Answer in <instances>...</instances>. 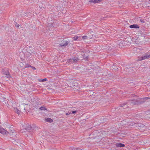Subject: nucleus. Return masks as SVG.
<instances>
[{
	"label": "nucleus",
	"instance_id": "obj_1",
	"mask_svg": "<svg viewBox=\"0 0 150 150\" xmlns=\"http://www.w3.org/2000/svg\"><path fill=\"white\" fill-rule=\"evenodd\" d=\"M142 103V102L139 101L137 100H132L128 101L127 102H125L120 104V106L121 107H123L124 109L126 108H127L128 107V105L131 103L133 105H140Z\"/></svg>",
	"mask_w": 150,
	"mask_h": 150
},
{
	"label": "nucleus",
	"instance_id": "obj_2",
	"mask_svg": "<svg viewBox=\"0 0 150 150\" xmlns=\"http://www.w3.org/2000/svg\"><path fill=\"white\" fill-rule=\"evenodd\" d=\"M14 132V130H9V132L6 131L2 127H0V132L3 134H6L7 135L9 136L11 135V133H13Z\"/></svg>",
	"mask_w": 150,
	"mask_h": 150
},
{
	"label": "nucleus",
	"instance_id": "obj_3",
	"mask_svg": "<svg viewBox=\"0 0 150 150\" xmlns=\"http://www.w3.org/2000/svg\"><path fill=\"white\" fill-rule=\"evenodd\" d=\"M150 58V52H147L139 58V60H142L149 59Z\"/></svg>",
	"mask_w": 150,
	"mask_h": 150
},
{
	"label": "nucleus",
	"instance_id": "obj_4",
	"mask_svg": "<svg viewBox=\"0 0 150 150\" xmlns=\"http://www.w3.org/2000/svg\"><path fill=\"white\" fill-rule=\"evenodd\" d=\"M79 60V59L76 57H74L72 58H71L69 59L67 62L68 63H70V64L74 63L77 62Z\"/></svg>",
	"mask_w": 150,
	"mask_h": 150
},
{
	"label": "nucleus",
	"instance_id": "obj_5",
	"mask_svg": "<svg viewBox=\"0 0 150 150\" xmlns=\"http://www.w3.org/2000/svg\"><path fill=\"white\" fill-rule=\"evenodd\" d=\"M24 129L30 132L34 129V128L32 127L30 125H28L24 128Z\"/></svg>",
	"mask_w": 150,
	"mask_h": 150
},
{
	"label": "nucleus",
	"instance_id": "obj_6",
	"mask_svg": "<svg viewBox=\"0 0 150 150\" xmlns=\"http://www.w3.org/2000/svg\"><path fill=\"white\" fill-rule=\"evenodd\" d=\"M11 141L13 144L15 145H17L18 143L22 144L23 143L22 141H20L19 139H17V140H15L14 139V140L13 141L11 140Z\"/></svg>",
	"mask_w": 150,
	"mask_h": 150
},
{
	"label": "nucleus",
	"instance_id": "obj_7",
	"mask_svg": "<svg viewBox=\"0 0 150 150\" xmlns=\"http://www.w3.org/2000/svg\"><path fill=\"white\" fill-rule=\"evenodd\" d=\"M68 45V42L67 41H64L63 42L59 45V47H66Z\"/></svg>",
	"mask_w": 150,
	"mask_h": 150
},
{
	"label": "nucleus",
	"instance_id": "obj_8",
	"mask_svg": "<svg viewBox=\"0 0 150 150\" xmlns=\"http://www.w3.org/2000/svg\"><path fill=\"white\" fill-rule=\"evenodd\" d=\"M4 74L6 75V76L7 78H9L11 76L10 75L9 73L7 70H4L3 71Z\"/></svg>",
	"mask_w": 150,
	"mask_h": 150
},
{
	"label": "nucleus",
	"instance_id": "obj_9",
	"mask_svg": "<svg viewBox=\"0 0 150 150\" xmlns=\"http://www.w3.org/2000/svg\"><path fill=\"white\" fill-rule=\"evenodd\" d=\"M129 27L130 28H139V26L137 24H134L133 25H130Z\"/></svg>",
	"mask_w": 150,
	"mask_h": 150
},
{
	"label": "nucleus",
	"instance_id": "obj_10",
	"mask_svg": "<svg viewBox=\"0 0 150 150\" xmlns=\"http://www.w3.org/2000/svg\"><path fill=\"white\" fill-rule=\"evenodd\" d=\"M116 146L117 147H124L125 146V145L120 143H116L115 144Z\"/></svg>",
	"mask_w": 150,
	"mask_h": 150
},
{
	"label": "nucleus",
	"instance_id": "obj_11",
	"mask_svg": "<svg viewBox=\"0 0 150 150\" xmlns=\"http://www.w3.org/2000/svg\"><path fill=\"white\" fill-rule=\"evenodd\" d=\"M45 120L46 122H48L51 123L53 122V120L49 118H45Z\"/></svg>",
	"mask_w": 150,
	"mask_h": 150
},
{
	"label": "nucleus",
	"instance_id": "obj_12",
	"mask_svg": "<svg viewBox=\"0 0 150 150\" xmlns=\"http://www.w3.org/2000/svg\"><path fill=\"white\" fill-rule=\"evenodd\" d=\"M102 0H90L89 2H93L95 3H98L102 1Z\"/></svg>",
	"mask_w": 150,
	"mask_h": 150
},
{
	"label": "nucleus",
	"instance_id": "obj_13",
	"mask_svg": "<svg viewBox=\"0 0 150 150\" xmlns=\"http://www.w3.org/2000/svg\"><path fill=\"white\" fill-rule=\"evenodd\" d=\"M135 124L133 122H128V123L127 124V125L129 127H131L133 126Z\"/></svg>",
	"mask_w": 150,
	"mask_h": 150
},
{
	"label": "nucleus",
	"instance_id": "obj_14",
	"mask_svg": "<svg viewBox=\"0 0 150 150\" xmlns=\"http://www.w3.org/2000/svg\"><path fill=\"white\" fill-rule=\"evenodd\" d=\"M14 111L16 113H17L18 114H19L20 112V110H18V109L17 108H14Z\"/></svg>",
	"mask_w": 150,
	"mask_h": 150
},
{
	"label": "nucleus",
	"instance_id": "obj_15",
	"mask_svg": "<svg viewBox=\"0 0 150 150\" xmlns=\"http://www.w3.org/2000/svg\"><path fill=\"white\" fill-rule=\"evenodd\" d=\"M47 79L45 78V79H40L39 81V82H43L45 81H47Z\"/></svg>",
	"mask_w": 150,
	"mask_h": 150
},
{
	"label": "nucleus",
	"instance_id": "obj_16",
	"mask_svg": "<svg viewBox=\"0 0 150 150\" xmlns=\"http://www.w3.org/2000/svg\"><path fill=\"white\" fill-rule=\"evenodd\" d=\"M40 110H47V109L46 108L42 106L40 108Z\"/></svg>",
	"mask_w": 150,
	"mask_h": 150
},
{
	"label": "nucleus",
	"instance_id": "obj_17",
	"mask_svg": "<svg viewBox=\"0 0 150 150\" xmlns=\"http://www.w3.org/2000/svg\"><path fill=\"white\" fill-rule=\"evenodd\" d=\"M31 67V66L29 64H26L25 68L27 67Z\"/></svg>",
	"mask_w": 150,
	"mask_h": 150
},
{
	"label": "nucleus",
	"instance_id": "obj_18",
	"mask_svg": "<svg viewBox=\"0 0 150 150\" xmlns=\"http://www.w3.org/2000/svg\"><path fill=\"white\" fill-rule=\"evenodd\" d=\"M79 37L78 36H75L73 38L74 40H76L78 39Z\"/></svg>",
	"mask_w": 150,
	"mask_h": 150
},
{
	"label": "nucleus",
	"instance_id": "obj_19",
	"mask_svg": "<svg viewBox=\"0 0 150 150\" xmlns=\"http://www.w3.org/2000/svg\"><path fill=\"white\" fill-rule=\"evenodd\" d=\"M72 150H82L81 149H79V148H74L72 149Z\"/></svg>",
	"mask_w": 150,
	"mask_h": 150
},
{
	"label": "nucleus",
	"instance_id": "obj_20",
	"mask_svg": "<svg viewBox=\"0 0 150 150\" xmlns=\"http://www.w3.org/2000/svg\"><path fill=\"white\" fill-rule=\"evenodd\" d=\"M31 14V13H30V12H27L26 13H25V16H28V14Z\"/></svg>",
	"mask_w": 150,
	"mask_h": 150
},
{
	"label": "nucleus",
	"instance_id": "obj_21",
	"mask_svg": "<svg viewBox=\"0 0 150 150\" xmlns=\"http://www.w3.org/2000/svg\"><path fill=\"white\" fill-rule=\"evenodd\" d=\"M71 113V111H68L66 113V115H69Z\"/></svg>",
	"mask_w": 150,
	"mask_h": 150
},
{
	"label": "nucleus",
	"instance_id": "obj_22",
	"mask_svg": "<svg viewBox=\"0 0 150 150\" xmlns=\"http://www.w3.org/2000/svg\"><path fill=\"white\" fill-rule=\"evenodd\" d=\"M140 21L142 23H145V21L144 20H142L141 19H140Z\"/></svg>",
	"mask_w": 150,
	"mask_h": 150
},
{
	"label": "nucleus",
	"instance_id": "obj_23",
	"mask_svg": "<svg viewBox=\"0 0 150 150\" xmlns=\"http://www.w3.org/2000/svg\"><path fill=\"white\" fill-rule=\"evenodd\" d=\"M71 112V113L75 114V113H76L77 112V111H76V110L73 111H72Z\"/></svg>",
	"mask_w": 150,
	"mask_h": 150
},
{
	"label": "nucleus",
	"instance_id": "obj_24",
	"mask_svg": "<svg viewBox=\"0 0 150 150\" xmlns=\"http://www.w3.org/2000/svg\"><path fill=\"white\" fill-rule=\"evenodd\" d=\"M138 126L139 127H144V125L142 124H139Z\"/></svg>",
	"mask_w": 150,
	"mask_h": 150
},
{
	"label": "nucleus",
	"instance_id": "obj_25",
	"mask_svg": "<svg viewBox=\"0 0 150 150\" xmlns=\"http://www.w3.org/2000/svg\"><path fill=\"white\" fill-rule=\"evenodd\" d=\"M14 138H12V137H10V138H9V139H10V141H11V140H14Z\"/></svg>",
	"mask_w": 150,
	"mask_h": 150
},
{
	"label": "nucleus",
	"instance_id": "obj_26",
	"mask_svg": "<svg viewBox=\"0 0 150 150\" xmlns=\"http://www.w3.org/2000/svg\"><path fill=\"white\" fill-rule=\"evenodd\" d=\"M150 99L149 97H146L144 98V99Z\"/></svg>",
	"mask_w": 150,
	"mask_h": 150
},
{
	"label": "nucleus",
	"instance_id": "obj_27",
	"mask_svg": "<svg viewBox=\"0 0 150 150\" xmlns=\"http://www.w3.org/2000/svg\"><path fill=\"white\" fill-rule=\"evenodd\" d=\"M31 68L32 69H34V70H35L36 69V68L34 67H33V66H31Z\"/></svg>",
	"mask_w": 150,
	"mask_h": 150
},
{
	"label": "nucleus",
	"instance_id": "obj_28",
	"mask_svg": "<svg viewBox=\"0 0 150 150\" xmlns=\"http://www.w3.org/2000/svg\"><path fill=\"white\" fill-rule=\"evenodd\" d=\"M87 37L86 36H84L83 37V39H85Z\"/></svg>",
	"mask_w": 150,
	"mask_h": 150
},
{
	"label": "nucleus",
	"instance_id": "obj_29",
	"mask_svg": "<svg viewBox=\"0 0 150 150\" xmlns=\"http://www.w3.org/2000/svg\"><path fill=\"white\" fill-rule=\"evenodd\" d=\"M88 57H89L88 56H86L85 57V58H84V59L86 60H87L88 59Z\"/></svg>",
	"mask_w": 150,
	"mask_h": 150
},
{
	"label": "nucleus",
	"instance_id": "obj_30",
	"mask_svg": "<svg viewBox=\"0 0 150 150\" xmlns=\"http://www.w3.org/2000/svg\"><path fill=\"white\" fill-rule=\"evenodd\" d=\"M133 69V68H130L129 69V71H130V70H133V69Z\"/></svg>",
	"mask_w": 150,
	"mask_h": 150
},
{
	"label": "nucleus",
	"instance_id": "obj_31",
	"mask_svg": "<svg viewBox=\"0 0 150 150\" xmlns=\"http://www.w3.org/2000/svg\"><path fill=\"white\" fill-rule=\"evenodd\" d=\"M19 26V24H17L16 25V26L18 28Z\"/></svg>",
	"mask_w": 150,
	"mask_h": 150
},
{
	"label": "nucleus",
	"instance_id": "obj_32",
	"mask_svg": "<svg viewBox=\"0 0 150 150\" xmlns=\"http://www.w3.org/2000/svg\"><path fill=\"white\" fill-rule=\"evenodd\" d=\"M85 54H84V55H83V57H85Z\"/></svg>",
	"mask_w": 150,
	"mask_h": 150
}]
</instances>
